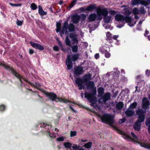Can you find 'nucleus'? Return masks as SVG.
<instances>
[{
    "label": "nucleus",
    "instance_id": "1",
    "mask_svg": "<svg viewBox=\"0 0 150 150\" xmlns=\"http://www.w3.org/2000/svg\"><path fill=\"white\" fill-rule=\"evenodd\" d=\"M87 89H91V91L89 93L85 92V98L88 100L91 103L90 105L94 108L98 107L97 105H94L97 101V98L95 96L96 94V88H93L95 84L93 81H89L86 83Z\"/></svg>",
    "mask_w": 150,
    "mask_h": 150
},
{
    "label": "nucleus",
    "instance_id": "2",
    "mask_svg": "<svg viewBox=\"0 0 150 150\" xmlns=\"http://www.w3.org/2000/svg\"><path fill=\"white\" fill-rule=\"evenodd\" d=\"M136 112L137 115L138 116V118L137 120L134 122L133 128L135 130L138 131L141 129V123L144 121L145 112L142 109L138 108L136 110Z\"/></svg>",
    "mask_w": 150,
    "mask_h": 150
},
{
    "label": "nucleus",
    "instance_id": "3",
    "mask_svg": "<svg viewBox=\"0 0 150 150\" xmlns=\"http://www.w3.org/2000/svg\"><path fill=\"white\" fill-rule=\"evenodd\" d=\"M91 75L89 74H86L82 78H77L76 79V83L79 90H81L84 88V83H86L91 79Z\"/></svg>",
    "mask_w": 150,
    "mask_h": 150
},
{
    "label": "nucleus",
    "instance_id": "4",
    "mask_svg": "<svg viewBox=\"0 0 150 150\" xmlns=\"http://www.w3.org/2000/svg\"><path fill=\"white\" fill-rule=\"evenodd\" d=\"M79 54L78 53L74 54L72 55H68L66 59V64L67 70H69L72 67V62L77 60L79 58Z\"/></svg>",
    "mask_w": 150,
    "mask_h": 150
},
{
    "label": "nucleus",
    "instance_id": "5",
    "mask_svg": "<svg viewBox=\"0 0 150 150\" xmlns=\"http://www.w3.org/2000/svg\"><path fill=\"white\" fill-rule=\"evenodd\" d=\"M73 23H70L68 24V22L66 21L63 23L62 30L60 32V35L62 36V35L64 34L67 33V30L71 32H74L75 29V26Z\"/></svg>",
    "mask_w": 150,
    "mask_h": 150
},
{
    "label": "nucleus",
    "instance_id": "6",
    "mask_svg": "<svg viewBox=\"0 0 150 150\" xmlns=\"http://www.w3.org/2000/svg\"><path fill=\"white\" fill-rule=\"evenodd\" d=\"M102 122L108 124L110 126H112L115 122L113 116L108 114L103 115L101 117Z\"/></svg>",
    "mask_w": 150,
    "mask_h": 150
},
{
    "label": "nucleus",
    "instance_id": "7",
    "mask_svg": "<svg viewBox=\"0 0 150 150\" xmlns=\"http://www.w3.org/2000/svg\"><path fill=\"white\" fill-rule=\"evenodd\" d=\"M86 11H91L94 9H95L96 10V11L98 15L99 14L101 11H102V12H102L103 14L105 13L106 11L104 9L101 8L100 6L96 7V4H95L90 5L86 8Z\"/></svg>",
    "mask_w": 150,
    "mask_h": 150
},
{
    "label": "nucleus",
    "instance_id": "8",
    "mask_svg": "<svg viewBox=\"0 0 150 150\" xmlns=\"http://www.w3.org/2000/svg\"><path fill=\"white\" fill-rule=\"evenodd\" d=\"M103 9H104L105 10V14H103L102 12H102V11H101L99 14L98 15L99 17L98 18L97 20H100L102 18L100 17V16L103 15L104 16V18H103L104 22L105 23H109L110 22L111 19V16H107L108 14V11L106 8H105Z\"/></svg>",
    "mask_w": 150,
    "mask_h": 150
},
{
    "label": "nucleus",
    "instance_id": "9",
    "mask_svg": "<svg viewBox=\"0 0 150 150\" xmlns=\"http://www.w3.org/2000/svg\"><path fill=\"white\" fill-rule=\"evenodd\" d=\"M74 76L78 77L81 75L83 72V67L81 66H78L74 68Z\"/></svg>",
    "mask_w": 150,
    "mask_h": 150
},
{
    "label": "nucleus",
    "instance_id": "10",
    "mask_svg": "<svg viewBox=\"0 0 150 150\" xmlns=\"http://www.w3.org/2000/svg\"><path fill=\"white\" fill-rule=\"evenodd\" d=\"M9 71H11L12 74L19 79V81H21L22 79H23V77L18 73L16 72V71L12 67H10L9 69Z\"/></svg>",
    "mask_w": 150,
    "mask_h": 150
},
{
    "label": "nucleus",
    "instance_id": "11",
    "mask_svg": "<svg viewBox=\"0 0 150 150\" xmlns=\"http://www.w3.org/2000/svg\"><path fill=\"white\" fill-rule=\"evenodd\" d=\"M45 94L52 101H55L57 98V95L52 92H45Z\"/></svg>",
    "mask_w": 150,
    "mask_h": 150
},
{
    "label": "nucleus",
    "instance_id": "12",
    "mask_svg": "<svg viewBox=\"0 0 150 150\" xmlns=\"http://www.w3.org/2000/svg\"><path fill=\"white\" fill-rule=\"evenodd\" d=\"M80 18L79 15L77 14H75L71 17V21L73 23L76 24L79 23Z\"/></svg>",
    "mask_w": 150,
    "mask_h": 150
},
{
    "label": "nucleus",
    "instance_id": "13",
    "mask_svg": "<svg viewBox=\"0 0 150 150\" xmlns=\"http://www.w3.org/2000/svg\"><path fill=\"white\" fill-rule=\"evenodd\" d=\"M30 44L32 47L36 49L40 50V51H42L44 50V47L40 44L34 43L31 41L30 42Z\"/></svg>",
    "mask_w": 150,
    "mask_h": 150
},
{
    "label": "nucleus",
    "instance_id": "14",
    "mask_svg": "<svg viewBox=\"0 0 150 150\" xmlns=\"http://www.w3.org/2000/svg\"><path fill=\"white\" fill-rule=\"evenodd\" d=\"M110 93L109 92H107L105 93L103 95H102L101 98V99H103V102L105 103L108 100L110 99Z\"/></svg>",
    "mask_w": 150,
    "mask_h": 150
},
{
    "label": "nucleus",
    "instance_id": "15",
    "mask_svg": "<svg viewBox=\"0 0 150 150\" xmlns=\"http://www.w3.org/2000/svg\"><path fill=\"white\" fill-rule=\"evenodd\" d=\"M147 98L146 97H144L143 99L142 103V107L146 109L150 105L149 101L147 100Z\"/></svg>",
    "mask_w": 150,
    "mask_h": 150
},
{
    "label": "nucleus",
    "instance_id": "16",
    "mask_svg": "<svg viewBox=\"0 0 150 150\" xmlns=\"http://www.w3.org/2000/svg\"><path fill=\"white\" fill-rule=\"evenodd\" d=\"M115 20L117 21L123 22L124 21L125 16L120 14H117L115 17Z\"/></svg>",
    "mask_w": 150,
    "mask_h": 150
},
{
    "label": "nucleus",
    "instance_id": "17",
    "mask_svg": "<svg viewBox=\"0 0 150 150\" xmlns=\"http://www.w3.org/2000/svg\"><path fill=\"white\" fill-rule=\"evenodd\" d=\"M125 114L127 117H130L134 115V112L133 110L128 108L125 112Z\"/></svg>",
    "mask_w": 150,
    "mask_h": 150
},
{
    "label": "nucleus",
    "instance_id": "18",
    "mask_svg": "<svg viewBox=\"0 0 150 150\" xmlns=\"http://www.w3.org/2000/svg\"><path fill=\"white\" fill-rule=\"evenodd\" d=\"M97 17V15L96 13H93L90 14L88 17L89 22H93L94 21Z\"/></svg>",
    "mask_w": 150,
    "mask_h": 150
},
{
    "label": "nucleus",
    "instance_id": "19",
    "mask_svg": "<svg viewBox=\"0 0 150 150\" xmlns=\"http://www.w3.org/2000/svg\"><path fill=\"white\" fill-rule=\"evenodd\" d=\"M139 144L141 147L150 150V144L142 142H139Z\"/></svg>",
    "mask_w": 150,
    "mask_h": 150
},
{
    "label": "nucleus",
    "instance_id": "20",
    "mask_svg": "<svg viewBox=\"0 0 150 150\" xmlns=\"http://www.w3.org/2000/svg\"><path fill=\"white\" fill-rule=\"evenodd\" d=\"M124 104L123 102L121 101L119 102L116 105V108L118 110H121L123 107Z\"/></svg>",
    "mask_w": 150,
    "mask_h": 150
},
{
    "label": "nucleus",
    "instance_id": "21",
    "mask_svg": "<svg viewBox=\"0 0 150 150\" xmlns=\"http://www.w3.org/2000/svg\"><path fill=\"white\" fill-rule=\"evenodd\" d=\"M38 13L41 16L46 15L47 14V13L44 11L41 6L39 5L38 6Z\"/></svg>",
    "mask_w": 150,
    "mask_h": 150
},
{
    "label": "nucleus",
    "instance_id": "22",
    "mask_svg": "<svg viewBox=\"0 0 150 150\" xmlns=\"http://www.w3.org/2000/svg\"><path fill=\"white\" fill-rule=\"evenodd\" d=\"M104 88L102 87H100L98 88V95L100 97V98H101V96H102V95L104 93Z\"/></svg>",
    "mask_w": 150,
    "mask_h": 150
},
{
    "label": "nucleus",
    "instance_id": "23",
    "mask_svg": "<svg viewBox=\"0 0 150 150\" xmlns=\"http://www.w3.org/2000/svg\"><path fill=\"white\" fill-rule=\"evenodd\" d=\"M55 101L56 102L59 101L61 102H63L64 103L69 102V100L66 99H64L62 98L57 97Z\"/></svg>",
    "mask_w": 150,
    "mask_h": 150
},
{
    "label": "nucleus",
    "instance_id": "24",
    "mask_svg": "<svg viewBox=\"0 0 150 150\" xmlns=\"http://www.w3.org/2000/svg\"><path fill=\"white\" fill-rule=\"evenodd\" d=\"M145 124L148 127V132H150V117L146 119Z\"/></svg>",
    "mask_w": 150,
    "mask_h": 150
},
{
    "label": "nucleus",
    "instance_id": "25",
    "mask_svg": "<svg viewBox=\"0 0 150 150\" xmlns=\"http://www.w3.org/2000/svg\"><path fill=\"white\" fill-rule=\"evenodd\" d=\"M140 4L147 6L149 4H150V0H140Z\"/></svg>",
    "mask_w": 150,
    "mask_h": 150
},
{
    "label": "nucleus",
    "instance_id": "26",
    "mask_svg": "<svg viewBox=\"0 0 150 150\" xmlns=\"http://www.w3.org/2000/svg\"><path fill=\"white\" fill-rule=\"evenodd\" d=\"M117 131L119 132H121L122 133V134L126 138H127V139H129L132 140V139L131 138V137L129 135L126 133L122 132L120 130L118 129H117Z\"/></svg>",
    "mask_w": 150,
    "mask_h": 150
},
{
    "label": "nucleus",
    "instance_id": "27",
    "mask_svg": "<svg viewBox=\"0 0 150 150\" xmlns=\"http://www.w3.org/2000/svg\"><path fill=\"white\" fill-rule=\"evenodd\" d=\"M0 66L3 67L5 69L8 71H9V69L11 67L9 65H6L4 61L0 62Z\"/></svg>",
    "mask_w": 150,
    "mask_h": 150
},
{
    "label": "nucleus",
    "instance_id": "28",
    "mask_svg": "<svg viewBox=\"0 0 150 150\" xmlns=\"http://www.w3.org/2000/svg\"><path fill=\"white\" fill-rule=\"evenodd\" d=\"M137 105V102H134L131 103L129 105V108L131 109H135Z\"/></svg>",
    "mask_w": 150,
    "mask_h": 150
},
{
    "label": "nucleus",
    "instance_id": "29",
    "mask_svg": "<svg viewBox=\"0 0 150 150\" xmlns=\"http://www.w3.org/2000/svg\"><path fill=\"white\" fill-rule=\"evenodd\" d=\"M72 145V144L69 142H65L64 143V146L67 149H71Z\"/></svg>",
    "mask_w": 150,
    "mask_h": 150
},
{
    "label": "nucleus",
    "instance_id": "30",
    "mask_svg": "<svg viewBox=\"0 0 150 150\" xmlns=\"http://www.w3.org/2000/svg\"><path fill=\"white\" fill-rule=\"evenodd\" d=\"M124 18V21H125L127 23L131 22L132 19V18L131 17L129 16H125Z\"/></svg>",
    "mask_w": 150,
    "mask_h": 150
},
{
    "label": "nucleus",
    "instance_id": "31",
    "mask_svg": "<svg viewBox=\"0 0 150 150\" xmlns=\"http://www.w3.org/2000/svg\"><path fill=\"white\" fill-rule=\"evenodd\" d=\"M71 47L73 52L76 53L77 52L78 48L77 45H73Z\"/></svg>",
    "mask_w": 150,
    "mask_h": 150
},
{
    "label": "nucleus",
    "instance_id": "32",
    "mask_svg": "<svg viewBox=\"0 0 150 150\" xmlns=\"http://www.w3.org/2000/svg\"><path fill=\"white\" fill-rule=\"evenodd\" d=\"M139 14H144L146 12V11L143 7H141L140 9H139Z\"/></svg>",
    "mask_w": 150,
    "mask_h": 150
},
{
    "label": "nucleus",
    "instance_id": "33",
    "mask_svg": "<svg viewBox=\"0 0 150 150\" xmlns=\"http://www.w3.org/2000/svg\"><path fill=\"white\" fill-rule=\"evenodd\" d=\"M92 142H89L85 144L83 146V147H85L87 149H89L92 146Z\"/></svg>",
    "mask_w": 150,
    "mask_h": 150
},
{
    "label": "nucleus",
    "instance_id": "34",
    "mask_svg": "<svg viewBox=\"0 0 150 150\" xmlns=\"http://www.w3.org/2000/svg\"><path fill=\"white\" fill-rule=\"evenodd\" d=\"M106 47L104 46H101L100 49V51L102 54H104L107 51L106 49Z\"/></svg>",
    "mask_w": 150,
    "mask_h": 150
},
{
    "label": "nucleus",
    "instance_id": "35",
    "mask_svg": "<svg viewBox=\"0 0 150 150\" xmlns=\"http://www.w3.org/2000/svg\"><path fill=\"white\" fill-rule=\"evenodd\" d=\"M70 37L71 38V40H75V38H77V35L76 34V33H71L69 35Z\"/></svg>",
    "mask_w": 150,
    "mask_h": 150
},
{
    "label": "nucleus",
    "instance_id": "36",
    "mask_svg": "<svg viewBox=\"0 0 150 150\" xmlns=\"http://www.w3.org/2000/svg\"><path fill=\"white\" fill-rule=\"evenodd\" d=\"M107 39L108 40H111L112 39V34L109 32H107L106 33Z\"/></svg>",
    "mask_w": 150,
    "mask_h": 150
},
{
    "label": "nucleus",
    "instance_id": "37",
    "mask_svg": "<svg viewBox=\"0 0 150 150\" xmlns=\"http://www.w3.org/2000/svg\"><path fill=\"white\" fill-rule=\"evenodd\" d=\"M58 42L59 44V47L61 48V50L63 51H65L66 50V49H64L63 48V46L61 42H60L59 40L58 41Z\"/></svg>",
    "mask_w": 150,
    "mask_h": 150
},
{
    "label": "nucleus",
    "instance_id": "38",
    "mask_svg": "<svg viewBox=\"0 0 150 150\" xmlns=\"http://www.w3.org/2000/svg\"><path fill=\"white\" fill-rule=\"evenodd\" d=\"M140 0H133L132 1V4L133 5H135L140 4Z\"/></svg>",
    "mask_w": 150,
    "mask_h": 150
},
{
    "label": "nucleus",
    "instance_id": "39",
    "mask_svg": "<svg viewBox=\"0 0 150 150\" xmlns=\"http://www.w3.org/2000/svg\"><path fill=\"white\" fill-rule=\"evenodd\" d=\"M132 13L135 15L139 14V9L137 8H134L132 10Z\"/></svg>",
    "mask_w": 150,
    "mask_h": 150
},
{
    "label": "nucleus",
    "instance_id": "40",
    "mask_svg": "<svg viewBox=\"0 0 150 150\" xmlns=\"http://www.w3.org/2000/svg\"><path fill=\"white\" fill-rule=\"evenodd\" d=\"M131 135L133 138V139H132V140L137 141L138 140V138L136 136V135L134 134V132H131Z\"/></svg>",
    "mask_w": 150,
    "mask_h": 150
},
{
    "label": "nucleus",
    "instance_id": "41",
    "mask_svg": "<svg viewBox=\"0 0 150 150\" xmlns=\"http://www.w3.org/2000/svg\"><path fill=\"white\" fill-rule=\"evenodd\" d=\"M30 8L32 10H35L37 8V6L35 3H33L31 4Z\"/></svg>",
    "mask_w": 150,
    "mask_h": 150
},
{
    "label": "nucleus",
    "instance_id": "42",
    "mask_svg": "<svg viewBox=\"0 0 150 150\" xmlns=\"http://www.w3.org/2000/svg\"><path fill=\"white\" fill-rule=\"evenodd\" d=\"M65 43L68 46H69L70 45L71 42L68 36H67L66 37Z\"/></svg>",
    "mask_w": 150,
    "mask_h": 150
},
{
    "label": "nucleus",
    "instance_id": "43",
    "mask_svg": "<svg viewBox=\"0 0 150 150\" xmlns=\"http://www.w3.org/2000/svg\"><path fill=\"white\" fill-rule=\"evenodd\" d=\"M131 14V12L129 10H126L124 12V15L125 16H129Z\"/></svg>",
    "mask_w": 150,
    "mask_h": 150
},
{
    "label": "nucleus",
    "instance_id": "44",
    "mask_svg": "<svg viewBox=\"0 0 150 150\" xmlns=\"http://www.w3.org/2000/svg\"><path fill=\"white\" fill-rule=\"evenodd\" d=\"M9 4L12 6H21V4H13L11 2L9 3Z\"/></svg>",
    "mask_w": 150,
    "mask_h": 150
},
{
    "label": "nucleus",
    "instance_id": "45",
    "mask_svg": "<svg viewBox=\"0 0 150 150\" xmlns=\"http://www.w3.org/2000/svg\"><path fill=\"white\" fill-rule=\"evenodd\" d=\"M77 134V132L76 131H71L70 132V136L71 137H73L76 136Z\"/></svg>",
    "mask_w": 150,
    "mask_h": 150
},
{
    "label": "nucleus",
    "instance_id": "46",
    "mask_svg": "<svg viewBox=\"0 0 150 150\" xmlns=\"http://www.w3.org/2000/svg\"><path fill=\"white\" fill-rule=\"evenodd\" d=\"M65 138V137L61 136V137L57 138L56 139V141L59 142L63 141L64 140Z\"/></svg>",
    "mask_w": 150,
    "mask_h": 150
},
{
    "label": "nucleus",
    "instance_id": "47",
    "mask_svg": "<svg viewBox=\"0 0 150 150\" xmlns=\"http://www.w3.org/2000/svg\"><path fill=\"white\" fill-rule=\"evenodd\" d=\"M6 108V106L2 104L0 105V111H3Z\"/></svg>",
    "mask_w": 150,
    "mask_h": 150
},
{
    "label": "nucleus",
    "instance_id": "48",
    "mask_svg": "<svg viewBox=\"0 0 150 150\" xmlns=\"http://www.w3.org/2000/svg\"><path fill=\"white\" fill-rule=\"evenodd\" d=\"M126 120V119L125 118H123L122 119H120L119 121V123L120 124H122L124 123L125 122Z\"/></svg>",
    "mask_w": 150,
    "mask_h": 150
},
{
    "label": "nucleus",
    "instance_id": "49",
    "mask_svg": "<svg viewBox=\"0 0 150 150\" xmlns=\"http://www.w3.org/2000/svg\"><path fill=\"white\" fill-rule=\"evenodd\" d=\"M138 83H142V86H144L145 84V82L144 81L143 79H139Z\"/></svg>",
    "mask_w": 150,
    "mask_h": 150
},
{
    "label": "nucleus",
    "instance_id": "50",
    "mask_svg": "<svg viewBox=\"0 0 150 150\" xmlns=\"http://www.w3.org/2000/svg\"><path fill=\"white\" fill-rule=\"evenodd\" d=\"M145 75L147 77L150 76V70L147 69L145 71Z\"/></svg>",
    "mask_w": 150,
    "mask_h": 150
},
{
    "label": "nucleus",
    "instance_id": "51",
    "mask_svg": "<svg viewBox=\"0 0 150 150\" xmlns=\"http://www.w3.org/2000/svg\"><path fill=\"white\" fill-rule=\"evenodd\" d=\"M105 57L106 58H109L110 56V54L109 52L108 51H107L105 53Z\"/></svg>",
    "mask_w": 150,
    "mask_h": 150
},
{
    "label": "nucleus",
    "instance_id": "52",
    "mask_svg": "<svg viewBox=\"0 0 150 150\" xmlns=\"http://www.w3.org/2000/svg\"><path fill=\"white\" fill-rule=\"evenodd\" d=\"M53 50L55 51L58 52L59 51V47L56 45L54 46L53 47Z\"/></svg>",
    "mask_w": 150,
    "mask_h": 150
},
{
    "label": "nucleus",
    "instance_id": "53",
    "mask_svg": "<svg viewBox=\"0 0 150 150\" xmlns=\"http://www.w3.org/2000/svg\"><path fill=\"white\" fill-rule=\"evenodd\" d=\"M136 21H135L134 22V23H132V21L131 22H128V23H129L128 24L129 26H133L136 24Z\"/></svg>",
    "mask_w": 150,
    "mask_h": 150
},
{
    "label": "nucleus",
    "instance_id": "54",
    "mask_svg": "<svg viewBox=\"0 0 150 150\" xmlns=\"http://www.w3.org/2000/svg\"><path fill=\"white\" fill-rule=\"evenodd\" d=\"M35 84H36V85H35L34 84H33L32 83V85H31L33 86L35 88H37L38 89V87L40 86H41V85L39 83H36V82L35 83Z\"/></svg>",
    "mask_w": 150,
    "mask_h": 150
},
{
    "label": "nucleus",
    "instance_id": "55",
    "mask_svg": "<svg viewBox=\"0 0 150 150\" xmlns=\"http://www.w3.org/2000/svg\"><path fill=\"white\" fill-rule=\"evenodd\" d=\"M75 40H73V39L71 40L73 41L72 44H76V45H77V44L78 42V40L77 38H75Z\"/></svg>",
    "mask_w": 150,
    "mask_h": 150
},
{
    "label": "nucleus",
    "instance_id": "56",
    "mask_svg": "<svg viewBox=\"0 0 150 150\" xmlns=\"http://www.w3.org/2000/svg\"><path fill=\"white\" fill-rule=\"evenodd\" d=\"M50 136L52 138H55L56 137V134L54 133H50Z\"/></svg>",
    "mask_w": 150,
    "mask_h": 150
},
{
    "label": "nucleus",
    "instance_id": "57",
    "mask_svg": "<svg viewBox=\"0 0 150 150\" xmlns=\"http://www.w3.org/2000/svg\"><path fill=\"white\" fill-rule=\"evenodd\" d=\"M51 126L50 125H47L46 124V125L45 127V129H47V130H49L50 129H51Z\"/></svg>",
    "mask_w": 150,
    "mask_h": 150
},
{
    "label": "nucleus",
    "instance_id": "58",
    "mask_svg": "<svg viewBox=\"0 0 150 150\" xmlns=\"http://www.w3.org/2000/svg\"><path fill=\"white\" fill-rule=\"evenodd\" d=\"M39 124L40 125V127L43 128H45L46 125V123H39Z\"/></svg>",
    "mask_w": 150,
    "mask_h": 150
},
{
    "label": "nucleus",
    "instance_id": "59",
    "mask_svg": "<svg viewBox=\"0 0 150 150\" xmlns=\"http://www.w3.org/2000/svg\"><path fill=\"white\" fill-rule=\"evenodd\" d=\"M109 13L111 15H114L116 14V12L114 10H110Z\"/></svg>",
    "mask_w": 150,
    "mask_h": 150
},
{
    "label": "nucleus",
    "instance_id": "60",
    "mask_svg": "<svg viewBox=\"0 0 150 150\" xmlns=\"http://www.w3.org/2000/svg\"><path fill=\"white\" fill-rule=\"evenodd\" d=\"M81 20L82 21L85 20L86 18V16L84 14H83L81 15Z\"/></svg>",
    "mask_w": 150,
    "mask_h": 150
},
{
    "label": "nucleus",
    "instance_id": "61",
    "mask_svg": "<svg viewBox=\"0 0 150 150\" xmlns=\"http://www.w3.org/2000/svg\"><path fill=\"white\" fill-rule=\"evenodd\" d=\"M56 26L57 28H61V23L57 22Z\"/></svg>",
    "mask_w": 150,
    "mask_h": 150
},
{
    "label": "nucleus",
    "instance_id": "62",
    "mask_svg": "<svg viewBox=\"0 0 150 150\" xmlns=\"http://www.w3.org/2000/svg\"><path fill=\"white\" fill-rule=\"evenodd\" d=\"M23 24L22 21H19L18 20L17 23V24L18 26H21V25Z\"/></svg>",
    "mask_w": 150,
    "mask_h": 150
},
{
    "label": "nucleus",
    "instance_id": "63",
    "mask_svg": "<svg viewBox=\"0 0 150 150\" xmlns=\"http://www.w3.org/2000/svg\"><path fill=\"white\" fill-rule=\"evenodd\" d=\"M118 91H116L115 93H113V96H112L113 98H116L118 94Z\"/></svg>",
    "mask_w": 150,
    "mask_h": 150
},
{
    "label": "nucleus",
    "instance_id": "64",
    "mask_svg": "<svg viewBox=\"0 0 150 150\" xmlns=\"http://www.w3.org/2000/svg\"><path fill=\"white\" fill-rule=\"evenodd\" d=\"M80 10L81 12H84L86 11V8H85L83 7H81L80 8Z\"/></svg>",
    "mask_w": 150,
    "mask_h": 150
}]
</instances>
